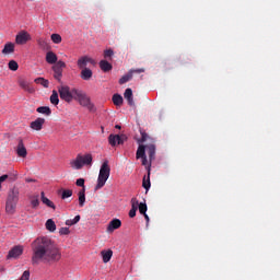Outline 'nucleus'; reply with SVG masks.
Wrapping results in <instances>:
<instances>
[{
  "mask_svg": "<svg viewBox=\"0 0 280 280\" xmlns=\"http://www.w3.org/2000/svg\"><path fill=\"white\" fill-rule=\"evenodd\" d=\"M81 220V215H75L73 219H69V220H66V225H74L77 224L78 222H80Z\"/></svg>",
  "mask_w": 280,
  "mask_h": 280,
  "instance_id": "4c0bfd02",
  "label": "nucleus"
},
{
  "mask_svg": "<svg viewBox=\"0 0 280 280\" xmlns=\"http://www.w3.org/2000/svg\"><path fill=\"white\" fill-rule=\"evenodd\" d=\"M10 179L11 182L16 180V175H9V174H3L0 176V190L2 189V183L5 180Z\"/></svg>",
  "mask_w": 280,
  "mask_h": 280,
  "instance_id": "393cba45",
  "label": "nucleus"
},
{
  "mask_svg": "<svg viewBox=\"0 0 280 280\" xmlns=\"http://www.w3.org/2000/svg\"><path fill=\"white\" fill-rule=\"evenodd\" d=\"M144 71H145L144 68H139V69H131L129 72H132V74L133 73L140 74V73H143Z\"/></svg>",
  "mask_w": 280,
  "mask_h": 280,
  "instance_id": "49530a36",
  "label": "nucleus"
},
{
  "mask_svg": "<svg viewBox=\"0 0 280 280\" xmlns=\"http://www.w3.org/2000/svg\"><path fill=\"white\" fill-rule=\"evenodd\" d=\"M14 54V43H7L2 49V55Z\"/></svg>",
  "mask_w": 280,
  "mask_h": 280,
  "instance_id": "412c9836",
  "label": "nucleus"
},
{
  "mask_svg": "<svg viewBox=\"0 0 280 280\" xmlns=\"http://www.w3.org/2000/svg\"><path fill=\"white\" fill-rule=\"evenodd\" d=\"M72 195H73L72 190L66 189V190H63V192H61V199L70 198V197H72Z\"/></svg>",
  "mask_w": 280,
  "mask_h": 280,
  "instance_id": "79ce46f5",
  "label": "nucleus"
},
{
  "mask_svg": "<svg viewBox=\"0 0 280 280\" xmlns=\"http://www.w3.org/2000/svg\"><path fill=\"white\" fill-rule=\"evenodd\" d=\"M46 229H47V231H50V233H55L57 225L52 219L47 220Z\"/></svg>",
  "mask_w": 280,
  "mask_h": 280,
  "instance_id": "c85d7f7f",
  "label": "nucleus"
},
{
  "mask_svg": "<svg viewBox=\"0 0 280 280\" xmlns=\"http://www.w3.org/2000/svg\"><path fill=\"white\" fill-rule=\"evenodd\" d=\"M115 128H116L117 130H120L121 127H120L119 125H116Z\"/></svg>",
  "mask_w": 280,
  "mask_h": 280,
  "instance_id": "8fccbe9b",
  "label": "nucleus"
},
{
  "mask_svg": "<svg viewBox=\"0 0 280 280\" xmlns=\"http://www.w3.org/2000/svg\"><path fill=\"white\" fill-rule=\"evenodd\" d=\"M40 195H42L43 203L48 206L49 208H52L54 210H56V206L54 205L52 201H50L48 198L45 197V192L43 191Z\"/></svg>",
  "mask_w": 280,
  "mask_h": 280,
  "instance_id": "7c9ffc66",
  "label": "nucleus"
},
{
  "mask_svg": "<svg viewBox=\"0 0 280 280\" xmlns=\"http://www.w3.org/2000/svg\"><path fill=\"white\" fill-rule=\"evenodd\" d=\"M112 101H113L114 105H116V106H121L124 103V100L119 94H115L113 96Z\"/></svg>",
  "mask_w": 280,
  "mask_h": 280,
  "instance_id": "72a5a7b5",
  "label": "nucleus"
},
{
  "mask_svg": "<svg viewBox=\"0 0 280 280\" xmlns=\"http://www.w3.org/2000/svg\"><path fill=\"white\" fill-rule=\"evenodd\" d=\"M92 163L93 155L91 153L78 154L74 160L70 161V166L74 170H82L83 165L91 166Z\"/></svg>",
  "mask_w": 280,
  "mask_h": 280,
  "instance_id": "39448f33",
  "label": "nucleus"
},
{
  "mask_svg": "<svg viewBox=\"0 0 280 280\" xmlns=\"http://www.w3.org/2000/svg\"><path fill=\"white\" fill-rule=\"evenodd\" d=\"M72 93L74 94V101H77L79 105L88 108L90 112L96 110L95 105L92 103V100L86 92L80 90L79 88H72Z\"/></svg>",
  "mask_w": 280,
  "mask_h": 280,
  "instance_id": "f03ea898",
  "label": "nucleus"
},
{
  "mask_svg": "<svg viewBox=\"0 0 280 280\" xmlns=\"http://www.w3.org/2000/svg\"><path fill=\"white\" fill-rule=\"evenodd\" d=\"M69 234H70L69 228L59 229V235H69Z\"/></svg>",
  "mask_w": 280,
  "mask_h": 280,
  "instance_id": "c03bdc74",
  "label": "nucleus"
},
{
  "mask_svg": "<svg viewBox=\"0 0 280 280\" xmlns=\"http://www.w3.org/2000/svg\"><path fill=\"white\" fill-rule=\"evenodd\" d=\"M145 156H147V154H145V145L140 144L138 150H137V160L143 159Z\"/></svg>",
  "mask_w": 280,
  "mask_h": 280,
  "instance_id": "c756f323",
  "label": "nucleus"
},
{
  "mask_svg": "<svg viewBox=\"0 0 280 280\" xmlns=\"http://www.w3.org/2000/svg\"><path fill=\"white\" fill-rule=\"evenodd\" d=\"M36 110L39 114H44V115H47V116L51 115V109L48 106L38 107Z\"/></svg>",
  "mask_w": 280,
  "mask_h": 280,
  "instance_id": "f704fd0d",
  "label": "nucleus"
},
{
  "mask_svg": "<svg viewBox=\"0 0 280 280\" xmlns=\"http://www.w3.org/2000/svg\"><path fill=\"white\" fill-rule=\"evenodd\" d=\"M58 92H59V97L63 102L70 104V103H72L73 100L75 101V95L73 93V88H71V90H70L69 85H60L58 88Z\"/></svg>",
  "mask_w": 280,
  "mask_h": 280,
  "instance_id": "423d86ee",
  "label": "nucleus"
},
{
  "mask_svg": "<svg viewBox=\"0 0 280 280\" xmlns=\"http://www.w3.org/2000/svg\"><path fill=\"white\" fill-rule=\"evenodd\" d=\"M45 119L44 118H37L36 120L31 122V128L32 130H42L43 129V125L45 124Z\"/></svg>",
  "mask_w": 280,
  "mask_h": 280,
  "instance_id": "dca6fc26",
  "label": "nucleus"
},
{
  "mask_svg": "<svg viewBox=\"0 0 280 280\" xmlns=\"http://www.w3.org/2000/svg\"><path fill=\"white\" fill-rule=\"evenodd\" d=\"M20 280H30V270H25V271L22 273Z\"/></svg>",
  "mask_w": 280,
  "mask_h": 280,
  "instance_id": "a18cd8bd",
  "label": "nucleus"
},
{
  "mask_svg": "<svg viewBox=\"0 0 280 280\" xmlns=\"http://www.w3.org/2000/svg\"><path fill=\"white\" fill-rule=\"evenodd\" d=\"M125 140H126V137L124 135H121V136L109 135V137H108V142L113 148L124 144Z\"/></svg>",
  "mask_w": 280,
  "mask_h": 280,
  "instance_id": "9b49d317",
  "label": "nucleus"
},
{
  "mask_svg": "<svg viewBox=\"0 0 280 280\" xmlns=\"http://www.w3.org/2000/svg\"><path fill=\"white\" fill-rule=\"evenodd\" d=\"M95 65V60L90 56H81L77 60V67L79 70L88 69V65Z\"/></svg>",
  "mask_w": 280,
  "mask_h": 280,
  "instance_id": "6e6552de",
  "label": "nucleus"
},
{
  "mask_svg": "<svg viewBox=\"0 0 280 280\" xmlns=\"http://www.w3.org/2000/svg\"><path fill=\"white\" fill-rule=\"evenodd\" d=\"M102 258H103V262L104 264H108L110 261V259L113 258V252L112 249H107V250H102L101 252Z\"/></svg>",
  "mask_w": 280,
  "mask_h": 280,
  "instance_id": "6ab92c4d",
  "label": "nucleus"
},
{
  "mask_svg": "<svg viewBox=\"0 0 280 280\" xmlns=\"http://www.w3.org/2000/svg\"><path fill=\"white\" fill-rule=\"evenodd\" d=\"M19 85L30 94L35 93V88H32L31 83H28V81H25V79H20Z\"/></svg>",
  "mask_w": 280,
  "mask_h": 280,
  "instance_id": "ddd939ff",
  "label": "nucleus"
},
{
  "mask_svg": "<svg viewBox=\"0 0 280 280\" xmlns=\"http://www.w3.org/2000/svg\"><path fill=\"white\" fill-rule=\"evenodd\" d=\"M147 150H148L150 162H152L153 160H155L156 148L154 144H150L147 147Z\"/></svg>",
  "mask_w": 280,
  "mask_h": 280,
  "instance_id": "a878e982",
  "label": "nucleus"
},
{
  "mask_svg": "<svg viewBox=\"0 0 280 280\" xmlns=\"http://www.w3.org/2000/svg\"><path fill=\"white\" fill-rule=\"evenodd\" d=\"M109 177H110V165L108 164V160H105L101 165L100 173L97 176V184L94 190L98 191L102 188H104Z\"/></svg>",
  "mask_w": 280,
  "mask_h": 280,
  "instance_id": "7ed1b4c3",
  "label": "nucleus"
},
{
  "mask_svg": "<svg viewBox=\"0 0 280 280\" xmlns=\"http://www.w3.org/2000/svg\"><path fill=\"white\" fill-rule=\"evenodd\" d=\"M78 197H79V207L82 208L84 207L85 205V201H86V196H85V188L81 189L79 192H78Z\"/></svg>",
  "mask_w": 280,
  "mask_h": 280,
  "instance_id": "5701e85b",
  "label": "nucleus"
},
{
  "mask_svg": "<svg viewBox=\"0 0 280 280\" xmlns=\"http://www.w3.org/2000/svg\"><path fill=\"white\" fill-rule=\"evenodd\" d=\"M80 78L83 81H90L93 78V70L91 68L81 69Z\"/></svg>",
  "mask_w": 280,
  "mask_h": 280,
  "instance_id": "4468645a",
  "label": "nucleus"
},
{
  "mask_svg": "<svg viewBox=\"0 0 280 280\" xmlns=\"http://www.w3.org/2000/svg\"><path fill=\"white\" fill-rule=\"evenodd\" d=\"M124 96H125V98L128 101V104H129L130 106H135V102H133V96H132L131 88H127V90L125 91Z\"/></svg>",
  "mask_w": 280,
  "mask_h": 280,
  "instance_id": "4be33fe9",
  "label": "nucleus"
},
{
  "mask_svg": "<svg viewBox=\"0 0 280 280\" xmlns=\"http://www.w3.org/2000/svg\"><path fill=\"white\" fill-rule=\"evenodd\" d=\"M144 215V218H145V220H147V222L149 223V221H150V218H149V215L145 213V214H143Z\"/></svg>",
  "mask_w": 280,
  "mask_h": 280,
  "instance_id": "09e8293b",
  "label": "nucleus"
},
{
  "mask_svg": "<svg viewBox=\"0 0 280 280\" xmlns=\"http://www.w3.org/2000/svg\"><path fill=\"white\" fill-rule=\"evenodd\" d=\"M138 207H139L140 213L144 215V214L147 213V211H148V206H147V203H145V202H144V203H142V202L139 203V202H138Z\"/></svg>",
  "mask_w": 280,
  "mask_h": 280,
  "instance_id": "a19ab883",
  "label": "nucleus"
},
{
  "mask_svg": "<svg viewBox=\"0 0 280 280\" xmlns=\"http://www.w3.org/2000/svg\"><path fill=\"white\" fill-rule=\"evenodd\" d=\"M23 254V247L21 245L14 246L9 250L7 259H18Z\"/></svg>",
  "mask_w": 280,
  "mask_h": 280,
  "instance_id": "f8f14e48",
  "label": "nucleus"
},
{
  "mask_svg": "<svg viewBox=\"0 0 280 280\" xmlns=\"http://www.w3.org/2000/svg\"><path fill=\"white\" fill-rule=\"evenodd\" d=\"M121 225V221L118 219H114L109 222L108 226H107V231H116V229H119V226Z\"/></svg>",
  "mask_w": 280,
  "mask_h": 280,
  "instance_id": "aec40b11",
  "label": "nucleus"
},
{
  "mask_svg": "<svg viewBox=\"0 0 280 280\" xmlns=\"http://www.w3.org/2000/svg\"><path fill=\"white\" fill-rule=\"evenodd\" d=\"M65 68H67V63L62 60H59L56 65L52 66L54 78L59 82H61Z\"/></svg>",
  "mask_w": 280,
  "mask_h": 280,
  "instance_id": "0eeeda50",
  "label": "nucleus"
},
{
  "mask_svg": "<svg viewBox=\"0 0 280 280\" xmlns=\"http://www.w3.org/2000/svg\"><path fill=\"white\" fill-rule=\"evenodd\" d=\"M37 44L42 50H49V44L46 38L44 37L37 38Z\"/></svg>",
  "mask_w": 280,
  "mask_h": 280,
  "instance_id": "b1692460",
  "label": "nucleus"
},
{
  "mask_svg": "<svg viewBox=\"0 0 280 280\" xmlns=\"http://www.w3.org/2000/svg\"><path fill=\"white\" fill-rule=\"evenodd\" d=\"M141 159H142V165L145 166L149 171L148 179H147V176L144 175L143 184H142L143 188L148 191L151 188V182H150L151 162L150 163L148 162L147 156H143Z\"/></svg>",
  "mask_w": 280,
  "mask_h": 280,
  "instance_id": "1a4fd4ad",
  "label": "nucleus"
},
{
  "mask_svg": "<svg viewBox=\"0 0 280 280\" xmlns=\"http://www.w3.org/2000/svg\"><path fill=\"white\" fill-rule=\"evenodd\" d=\"M132 79V71H129L127 74L122 75L119 79V84H125L127 82H129Z\"/></svg>",
  "mask_w": 280,
  "mask_h": 280,
  "instance_id": "473e14b6",
  "label": "nucleus"
},
{
  "mask_svg": "<svg viewBox=\"0 0 280 280\" xmlns=\"http://www.w3.org/2000/svg\"><path fill=\"white\" fill-rule=\"evenodd\" d=\"M138 210V201L136 199L131 200V210L129 211V217L135 218Z\"/></svg>",
  "mask_w": 280,
  "mask_h": 280,
  "instance_id": "bb28decb",
  "label": "nucleus"
},
{
  "mask_svg": "<svg viewBox=\"0 0 280 280\" xmlns=\"http://www.w3.org/2000/svg\"><path fill=\"white\" fill-rule=\"evenodd\" d=\"M16 154L19 155V158H22V159H25L27 156V151H26V148L24 147L22 139H20L18 143Z\"/></svg>",
  "mask_w": 280,
  "mask_h": 280,
  "instance_id": "2eb2a0df",
  "label": "nucleus"
},
{
  "mask_svg": "<svg viewBox=\"0 0 280 280\" xmlns=\"http://www.w3.org/2000/svg\"><path fill=\"white\" fill-rule=\"evenodd\" d=\"M28 40H32V36L26 31H21L15 36V44L19 46L26 45L28 43Z\"/></svg>",
  "mask_w": 280,
  "mask_h": 280,
  "instance_id": "9d476101",
  "label": "nucleus"
},
{
  "mask_svg": "<svg viewBox=\"0 0 280 280\" xmlns=\"http://www.w3.org/2000/svg\"><path fill=\"white\" fill-rule=\"evenodd\" d=\"M113 56H115V51L112 48L104 50V59L112 60Z\"/></svg>",
  "mask_w": 280,
  "mask_h": 280,
  "instance_id": "e433bc0d",
  "label": "nucleus"
},
{
  "mask_svg": "<svg viewBox=\"0 0 280 280\" xmlns=\"http://www.w3.org/2000/svg\"><path fill=\"white\" fill-rule=\"evenodd\" d=\"M26 182H27V183H32V182H34V179H26Z\"/></svg>",
  "mask_w": 280,
  "mask_h": 280,
  "instance_id": "3c124183",
  "label": "nucleus"
},
{
  "mask_svg": "<svg viewBox=\"0 0 280 280\" xmlns=\"http://www.w3.org/2000/svg\"><path fill=\"white\" fill-rule=\"evenodd\" d=\"M147 137H148L147 133H142V138H141L142 143L147 141Z\"/></svg>",
  "mask_w": 280,
  "mask_h": 280,
  "instance_id": "de8ad7c7",
  "label": "nucleus"
},
{
  "mask_svg": "<svg viewBox=\"0 0 280 280\" xmlns=\"http://www.w3.org/2000/svg\"><path fill=\"white\" fill-rule=\"evenodd\" d=\"M100 68L103 72H109L113 70V65L108 60H101Z\"/></svg>",
  "mask_w": 280,
  "mask_h": 280,
  "instance_id": "a211bd4d",
  "label": "nucleus"
},
{
  "mask_svg": "<svg viewBox=\"0 0 280 280\" xmlns=\"http://www.w3.org/2000/svg\"><path fill=\"white\" fill-rule=\"evenodd\" d=\"M51 40L54 44L60 45L62 42V37H61V35L55 33L51 35Z\"/></svg>",
  "mask_w": 280,
  "mask_h": 280,
  "instance_id": "58836bf2",
  "label": "nucleus"
},
{
  "mask_svg": "<svg viewBox=\"0 0 280 280\" xmlns=\"http://www.w3.org/2000/svg\"><path fill=\"white\" fill-rule=\"evenodd\" d=\"M50 102L55 106L59 104V94L57 91H52V95L50 96Z\"/></svg>",
  "mask_w": 280,
  "mask_h": 280,
  "instance_id": "c9c22d12",
  "label": "nucleus"
},
{
  "mask_svg": "<svg viewBox=\"0 0 280 280\" xmlns=\"http://www.w3.org/2000/svg\"><path fill=\"white\" fill-rule=\"evenodd\" d=\"M19 188L14 186L9 190L7 201H5V212L8 214H14L16 212V206L19 205Z\"/></svg>",
  "mask_w": 280,
  "mask_h": 280,
  "instance_id": "20e7f679",
  "label": "nucleus"
},
{
  "mask_svg": "<svg viewBox=\"0 0 280 280\" xmlns=\"http://www.w3.org/2000/svg\"><path fill=\"white\" fill-rule=\"evenodd\" d=\"M31 200V205L33 209H36L39 206V196L38 195H34L30 197Z\"/></svg>",
  "mask_w": 280,
  "mask_h": 280,
  "instance_id": "2f4dec72",
  "label": "nucleus"
},
{
  "mask_svg": "<svg viewBox=\"0 0 280 280\" xmlns=\"http://www.w3.org/2000/svg\"><path fill=\"white\" fill-rule=\"evenodd\" d=\"M35 83L36 84H40L42 86H44L45 89L49 88V81L48 79H45L43 77H38L35 79Z\"/></svg>",
  "mask_w": 280,
  "mask_h": 280,
  "instance_id": "cd10ccee",
  "label": "nucleus"
},
{
  "mask_svg": "<svg viewBox=\"0 0 280 280\" xmlns=\"http://www.w3.org/2000/svg\"><path fill=\"white\" fill-rule=\"evenodd\" d=\"M75 185H77L78 187H82V189L85 188V179H83L82 177H80L79 179H77Z\"/></svg>",
  "mask_w": 280,
  "mask_h": 280,
  "instance_id": "37998d69",
  "label": "nucleus"
},
{
  "mask_svg": "<svg viewBox=\"0 0 280 280\" xmlns=\"http://www.w3.org/2000/svg\"><path fill=\"white\" fill-rule=\"evenodd\" d=\"M8 66H9V69L11 71H18L19 70V62H16V60H10Z\"/></svg>",
  "mask_w": 280,
  "mask_h": 280,
  "instance_id": "ea45409f",
  "label": "nucleus"
},
{
  "mask_svg": "<svg viewBox=\"0 0 280 280\" xmlns=\"http://www.w3.org/2000/svg\"><path fill=\"white\" fill-rule=\"evenodd\" d=\"M61 259V252L48 237H37L32 243V265L55 264Z\"/></svg>",
  "mask_w": 280,
  "mask_h": 280,
  "instance_id": "f257e3e1",
  "label": "nucleus"
},
{
  "mask_svg": "<svg viewBox=\"0 0 280 280\" xmlns=\"http://www.w3.org/2000/svg\"><path fill=\"white\" fill-rule=\"evenodd\" d=\"M46 61L49 65H56L58 62V57L54 51H48L46 54Z\"/></svg>",
  "mask_w": 280,
  "mask_h": 280,
  "instance_id": "f3484780",
  "label": "nucleus"
}]
</instances>
